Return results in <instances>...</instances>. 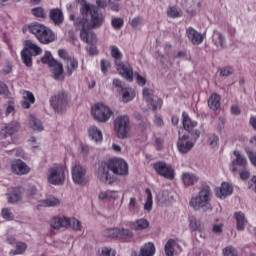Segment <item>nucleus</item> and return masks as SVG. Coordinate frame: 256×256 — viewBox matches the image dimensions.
<instances>
[{
  "label": "nucleus",
  "mask_w": 256,
  "mask_h": 256,
  "mask_svg": "<svg viewBox=\"0 0 256 256\" xmlns=\"http://www.w3.org/2000/svg\"><path fill=\"white\" fill-rule=\"evenodd\" d=\"M153 169L156 171L160 177L173 181L175 179V169L170 164L166 162H156L153 164Z\"/></svg>",
  "instance_id": "nucleus-11"
},
{
  "label": "nucleus",
  "mask_w": 256,
  "mask_h": 256,
  "mask_svg": "<svg viewBox=\"0 0 256 256\" xmlns=\"http://www.w3.org/2000/svg\"><path fill=\"white\" fill-rule=\"evenodd\" d=\"M114 129L119 139H127L131 136V121L129 116H118L114 121Z\"/></svg>",
  "instance_id": "nucleus-7"
},
{
  "label": "nucleus",
  "mask_w": 256,
  "mask_h": 256,
  "mask_svg": "<svg viewBox=\"0 0 256 256\" xmlns=\"http://www.w3.org/2000/svg\"><path fill=\"white\" fill-rule=\"evenodd\" d=\"M182 5L187 9H191V7H201L199 0H182Z\"/></svg>",
  "instance_id": "nucleus-48"
},
{
  "label": "nucleus",
  "mask_w": 256,
  "mask_h": 256,
  "mask_svg": "<svg viewBox=\"0 0 256 256\" xmlns=\"http://www.w3.org/2000/svg\"><path fill=\"white\" fill-rule=\"evenodd\" d=\"M246 153L248 155V159H250V163L256 167V152L253 150H246Z\"/></svg>",
  "instance_id": "nucleus-55"
},
{
  "label": "nucleus",
  "mask_w": 256,
  "mask_h": 256,
  "mask_svg": "<svg viewBox=\"0 0 256 256\" xmlns=\"http://www.w3.org/2000/svg\"><path fill=\"white\" fill-rule=\"evenodd\" d=\"M79 67V62L75 60V58H66V73L65 75L67 77H71L73 75V72L77 71V68Z\"/></svg>",
  "instance_id": "nucleus-28"
},
{
  "label": "nucleus",
  "mask_w": 256,
  "mask_h": 256,
  "mask_svg": "<svg viewBox=\"0 0 256 256\" xmlns=\"http://www.w3.org/2000/svg\"><path fill=\"white\" fill-rule=\"evenodd\" d=\"M109 171H112L114 175L125 177L129 175V164L121 158H114L110 159L108 162L101 163L98 167L97 177L99 181L106 183V185L115 183V176L109 173Z\"/></svg>",
  "instance_id": "nucleus-1"
},
{
  "label": "nucleus",
  "mask_w": 256,
  "mask_h": 256,
  "mask_svg": "<svg viewBox=\"0 0 256 256\" xmlns=\"http://www.w3.org/2000/svg\"><path fill=\"white\" fill-rule=\"evenodd\" d=\"M115 66L121 77H123L124 79H126V81H129L130 83L133 82V75L135 73H133V67H131V64H129L128 62H117Z\"/></svg>",
  "instance_id": "nucleus-13"
},
{
  "label": "nucleus",
  "mask_w": 256,
  "mask_h": 256,
  "mask_svg": "<svg viewBox=\"0 0 256 256\" xmlns=\"http://www.w3.org/2000/svg\"><path fill=\"white\" fill-rule=\"evenodd\" d=\"M72 179L76 185H87V169L81 165L72 168Z\"/></svg>",
  "instance_id": "nucleus-12"
},
{
  "label": "nucleus",
  "mask_w": 256,
  "mask_h": 256,
  "mask_svg": "<svg viewBox=\"0 0 256 256\" xmlns=\"http://www.w3.org/2000/svg\"><path fill=\"white\" fill-rule=\"evenodd\" d=\"M65 179V168L63 165H54L48 172V183L51 185H63Z\"/></svg>",
  "instance_id": "nucleus-10"
},
{
  "label": "nucleus",
  "mask_w": 256,
  "mask_h": 256,
  "mask_svg": "<svg viewBox=\"0 0 256 256\" xmlns=\"http://www.w3.org/2000/svg\"><path fill=\"white\" fill-rule=\"evenodd\" d=\"M177 246V241L169 239L165 245V254L167 256L175 255V247Z\"/></svg>",
  "instance_id": "nucleus-40"
},
{
  "label": "nucleus",
  "mask_w": 256,
  "mask_h": 256,
  "mask_svg": "<svg viewBox=\"0 0 256 256\" xmlns=\"http://www.w3.org/2000/svg\"><path fill=\"white\" fill-rule=\"evenodd\" d=\"M208 143L212 147H218L219 146V136L215 134H211L208 138Z\"/></svg>",
  "instance_id": "nucleus-54"
},
{
  "label": "nucleus",
  "mask_w": 256,
  "mask_h": 256,
  "mask_svg": "<svg viewBox=\"0 0 256 256\" xmlns=\"http://www.w3.org/2000/svg\"><path fill=\"white\" fill-rule=\"evenodd\" d=\"M65 101V94L61 93L58 94L57 96H53L50 99V105L55 109L56 111H59L63 107V103Z\"/></svg>",
  "instance_id": "nucleus-30"
},
{
  "label": "nucleus",
  "mask_w": 256,
  "mask_h": 256,
  "mask_svg": "<svg viewBox=\"0 0 256 256\" xmlns=\"http://www.w3.org/2000/svg\"><path fill=\"white\" fill-rule=\"evenodd\" d=\"M65 227H70L74 231L81 229V222L76 218H65Z\"/></svg>",
  "instance_id": "nucleus-38"
},
{
  "label": "nucleus",
  "mask_w": 256,
  "mask_h": 256,
  "mask_svg": "<svg viewBox=\"0 0 256 256\" xmlns=\"http://www.w3.org/2000/svg\"><path fill=\"white\" fill-rule=\"evenodd\" d=\"M212 231L216 235H221V233H223V224H214L212 227Z\"/></svg>",
  "instance_id": "nucleus-59"
},
{
  "label": "nucleus",
  "mask_w": 256,
  "mask_h": 256,
  "mask_svg": "<svg viewBox=\"0 0 256 256\" xmlns=\"http://www.w3.org/2000/svg\"><path fill=\"white\" fill-rule=\"evenodd\" d=\"M61 205V200L56 197H50L45 200L39 201L37 205V209H41V207H59Z\"/></svg>",
  "instance_id": "nucleus-27"
},
{
  "label": "nucleus",
  "mask_w": 256,
  "mask_h": 256,
  "mask_svg": "<svg viewBox=\"0 0 256 256\" xmlns=\"http://www.w3.org/2000/svg\"><path fill=\"white\" fill-rule=\"evenodd\" d=\"M141 23H143V19H141V17H136L132 19V21H130L131 27H133L134 29L139 27Z\"/></svg>",
  "instance_id": "nucleus-60"
},
{
  "label": "nucleus",
  "mask_w": 256,
  "mask_h": 256,
  "mask_svg": "<svg viewBox=\"0 0 256 256\" xmlns=\"http://www.w3.org/2000/svg\"><path fill=\"white\" fill-rule=\"evenodd\" d=\"M100 65L101 71L104 73V75L108 73L109 69H111V62H109V60L102 59Z\"/></svg>",
  "instance_id": "nucleus-51"
},
{
  "label": "nucleus",
  "mask_w": 256,
  "mask_h": 256,
  "mask_svg": "<svg viewBox=\"0 0 256 256\" xmlns=\"http://www.w3.org/2000/svg\"><path fill=\"white\" fill-rule=\"evenodd\" d=\"M124 23L125 22H124L123 18H113L111 21L112 27H114L116 30L121 29V27H123Z\"/></svg>",
  "instance_id": "nucleus-52"
},
{
  "label": "nucleus",
  "mask_w": 256,
  "mask_h": 256,
  "mask_svg": "<svg viewBox=\"0 0 256 256\" xmlns=\"http://www.w3.org/2000/svg\"><path fill=\"white\" fill-rule=\"evenodd\" d=\"M28 31L44 45H49V43L55 41V33L43 24H31L28 26Z\"/></svg>",
  "instance_id": "nucleus-4"
},
{
  "label": "nucleus",
  "mask_w": 256,
  "mask_h": 256,
  "mask_svg": "<svg viewBox=\"0 0 256 256\" xmlns=\"http://www.w3.org/2000/svg\"><path fill=\"white\" fill-rule=\"evenodd\" d=\"M251 173H249V170H247V168H243V170L240 172V178L243 181H247V179H249Z\"/></svg>",
  "instance_id": "nucleus-62"
},
{
  "label": "nucleus",
  "mask_w": 256,
  "mask_h": 256,
  "mask_svg": "<svg viewBox=\"0 0 256 256\" xmlns=\"http://www.w3.org/2000/svg\"><path fill=\"white\" fill-rule=\"evenodd\" d=\"M75 25H81L82 30L80 32V38L84 43H87L88 45H95L97 43V35L89 30L90 28H87V18H77L75 20Z\"/></svg>",
  "instance_id": "nucleus-9"
},
{
  "label": "nucleus",
  "mask_w": 256,
  "mask_h": 256,
  "mask_svg": "<svg viewBox=\"0 0 256 256\" xmlns=\"http://www.w3.org/2000/svg\"><path fill=\"white\" fill-rule=\"evenodd\" d=\"M82 17L79 19H86L87 29H99L105 23V16L103 13L99 12L97 8L87 2H82V7L80 9Z\"/></svg>",
  "instance_id": "nucleus-2"
},
{
  "label": "nucleus",
  "mask_w": 256,
  "mask_h": 256,
  "mask_svg": "<svg viewBox=\"0 0 256 256\" xmlns=\"http://www.w3.org/2000/svg\"><path fill=\"white\" fill-rule=\"evenodd\" d=\"M2 217L7 221H11L13 219V213H11V210L4 208L2 209Z\"/></svg>",
  "instance_id": "nucleus-56"
},
{
  "label": "nucleus",
  "mask_w": 256,
  "mask_h": 256,
  "mask_svg": "<svg viewBox=\"0 0 256 256\" xmlns=\"http://www.w3.org/2000/svg\"><path fill=\"white\" fill-rule=\"evenodd\" d=\"M110 53L111 57L114 59L115 65H117V63H121V59H123V53H121V50H119L117 46H111Z\"/></svg>",
  "instance_id": "nucleus-39"
},
{
  "label": "nucleus",
  "mask_w": 256,
  "mask_h": 256,
  "mask_svg": "<svg viewBox=\"0 0 256 256\" xmlns=\"http://www.w3.org/2000/svg\"><path fill=\"white\" fill-rule=\"evenodd\" d=\"M234 216L236 219L237 231H245V227L247 225V218H245V214L243 212H236Z\"/></svg>",
  "instance_id": "nucleus-29"
},
{
  "label": "nucleus",
  "mask_w": 256,
  "mask_h": 256,
  "mask_svg": "<svg viewBox=\"0 0 256 256\" xmlns=\"http://www.w3.org/2000/svg\"><path fill=\"white\" fill-rule=\"evenodd\" d=\"M213 42L216 47H221V49H225L227 47V42L225 41V36L220 32L214 33Z\"/></svg>",
  "instance_id": "nucleus-36"
},
{
  "label": "nucleus",
  "mask_w": 256,
  "mask_h": 256,
  "mask_svg": "<svg viewBox=\"0 0 256 256\" xmlns=\"http://www.w3.org/2000/svg\"><path fill=\"white\" fill-rule=\"evenodd\" d=\"M186 36L192 45H201V43H203V39H205V36L193 27L186 29Z\"/></svg>",
  "instance_id": "nucleus-17"
},
{
  "label": "nucleus",
  "mask_w": 256,
  "mask_h": 256,
  "mask_svg": "<svg viewBox=\"0 0 256 256\" xmlns=\"http://www.w3.org/2000/svg\"><path fill=\"white\" fill-rule=\"evenodd\" d=\"M133 237H134V234L131 230L125 229V228H119L118 239H121V241L129 243V241H131Z\"/></svg>",
  "instance_id": "nucleus-33"
},
{
  "label": "nucleus",
  "mask_w": 256,
  "mask_h": 256,
  "mask_svg": "<svg viewBox=\"0 0 256 256\" xmlns=\"http://www.w3.org/2000/svg\"><path fill=\"white\" fill-rule=\"evenodd\" d=\"M231 113L232 115H241V109H239V106L233 105L231 107Z\"/></svg>",
  "instance_id": "nucleus-64"
},
{
  "label": "nucleus",
  "mask_w": 256,
  "mask_h": 256,
  "mask_svg": "<svg viewBox=\"0 0 256 256\" xmlns=\"http://www.w3.org/2000/svg\"><path fill=\"white\" fill-rule=\"evenodd\" d=\"M11 169L12 173H15V175H27L31 169L25 162L22 160H14L11 163Z\"/></svg>",
  "instance_id": "nucleus-18"
},
{
  "label": "nucleus",
  "mask_w": 256,
  "mask_h": 256,
  "mask_svg": "<svg viewBox=\"0 0 256 256\" xmlns=\"http://www.w3.org/2000/svg\"><path fill=\"white\" fill-rule=\"evenodd\" d=\"M190 207L194 211H211V189L209 187L202 188L198 194L193 196L189 202Z\"/></svg>",
  "instance_id": "nucleus-3"
},
{
  "label": "nucleus",
  "mask_w": 256,
  "mask_h": 256,
  "mask_svg": "<svg viewBox=\"0 0 256 256\" xmlns=\"http://www.w3.org/2000/svg\"><path fill=\"white\" fill-rule=\"evenodd\" d=\"M122 98L124 103H129L135 99V90L133 88H124L122 89Z\"/></svg>",
  "instance_id": "nucleus-37"
},
{
  "label": "nucleus",
  "mask_w": 256,
  "mask_h": 256,
  "mask_svg": "<svg viewBox=\"0 0 256 256\" xmlns=\"http://www.w3.org/2000/svg\"><path fill=\"white\" fill-rule=\"evenodd\" d=\"M29 126L34 131H43V123H41L40 120L34 116H30Z\"/></svg>",
  "instance_id": "nucleus-43"
},
{
  "label": "nucleus",
  "mask_w": 256,
  "mask_h": 256,
  "mask_svg": "<svg viewBox=\"0 0 256 256\" xmlns=\"http://www.w3.org/2000/svg\"><path fill=\"white\" fill-rule=\"evenodd\" d=\"M233 153H234L235 159L232 160L230 164V171L232 173H237V171H239V167H243V169H246L248 165L247 158H245L239 150H234Z\"/></svg>",
  "instance_id": "nucleus-15"
},
{
  "label": "nucleus",
  "mask_w": 256,
  "mask_h": 256,
  "mask_svg": "<svg viewBox=\"0 0 256 256\" xmlns=\"http://www.w3.org/2000/svg\"><path fill=\"white\" fill-rule=\"evenodd\" d=\"M8 203L21 201V188H9L7 193Z\"/></svg>",
  "instance_id": "nucleus-26"
},
{
  "label": "nucleus",
  "mask_w": 256,
  "mask_h": 256,
  "mask_svg": "<svg viewBox=\"0 0 256 256\" xmlns=\"http://www.w3.org/2000/svg\"><path fill=\"white\" fill-rule=\"evenodd\" d=\"M27 251V244L25 242H17L16 243V249L10 250V255H23V252Z\"/></svg>",
  "instance_id": "nucleus-41"
},
{
  "label": "nucleus",
  "mask_w": 256,
  "mask_h": 256,
  "mask_svg": "<svg viewBox=\"0 0 256 256\" xmlns=\"http://www.w3.org/2000/svg\"><path fill=\"white\" fill-rule=\"evenodd\" d=\"M194 145L195 143L192 142L187 135H183L182 137H180L177 142L178 151L183 154L189 153L190 150L193 149Z\"/></svg>",
  "instance_id": "nucleus-19"
},
{
  "label": "nucleus",
  "mask_w": 256,
  "mask_h": 256,
  "mask_svg": "<svg viewBox=\"0 0 256 256\" xmlns=\"http://www.w3.org/2000/svg\"><path fill=\"white\" fill-rule=\"evenodd\" d=\"M23 99L22 107L24 109H29L31 104L35 103V96L30 91L23 92Z\"/></svg>",
  "instance_id": "nucleus-34"
},
{
  "label": "nucleus",
  "mask_w": 256,
  "mask_h": 256,
  "mask_svg": "<svg viewBox=\"0 0 256 256\" xmlns=\"http://www.w3.org/2000/svg\"><path fill=\"white\" fill-rule=\"evenodd\" d=\"M181 181L184 187H193V185L199 183V175L193 172H183Z\"/></svg>",
  "instance_id": "nucleus-20"
},
{
  "label": "nucleus",
  "mask_w": 256,
  "mask_h": 256,
  "mask_svg": "<svg viewBox=\"0 0 256 256\" xmlns=\"http://www.w3.org/2000/svg\"><path fill=\"white\" fill-rule=\"evenodd\" d=\"M49 16L55 25H61V23H63V11L60 9L56 8L50 10Z\"/></svg>",
  "instance_id": "nucleus-32"
},
{
  "label": "nucleus",
  "mask_w": 256,
  "mask_h": 256,
  "mask_svg": "<svg viewBox=\"0 0 256 256\" xmlns=\"http://www.w3.org/2000/svg\"><path fill=\"white\" fill-rule=\"evenodd\" d=\"M91 115L98 123H107L113 116V110L103 103H96L91 108Z\"/></svg>",
  "instance_id": "nucleus-8"
},
{
  "label": "nucleus",
  "mask_w": 256,
  "mask_h": 256,
  "mask_svg": "<svg viewBox=\"0 0 256 256\" xmlns=\"http://www.w3.org/2000/svg\"><path fill=\"white\" fill-rule=\"evenodd\" d=\"M128 211L129 213H131V215H137L139 213V205L137 204V198H130L128 204Z\"/></svg>",
  "instance_id": "nucleus-42"
},
{
  "label": "nucleus",
  "mask_w": 256,
  "mask_h": 256,
  "mask_svg": "<svg viewBox=\"0 0 256 256\" xmlns=\"http://www.w3.org/2000/svg\"><path fill=\"white\" fill-rule=\"evenodd\" d=\"M133 77H135L136 83L140 87H145V85L147 84V79L144 76H141V74H139L138 72H135Z\"/></svg>",
  "instance_id": "nucleus-50"
},
{
  "label": "nucleus",
  "mask_w": 256,
  "mask_h": 256,
  "mask_svg": "<svg viewBox=\"0 0 256 256\" xmlns=\"http://www.w3.org/2000/svg\"><path fill=\"white\" fill-rule=\"evenodd\" d=\"M189 228L191 231H203L204 226L201 220L195 218V216H191L189 218Z\"/></svg>",
  "instance_id": "nucleus-35"
},
{
  "label": "nucleus",
  "mask_w": 256,
  "mask_h": 256,
  "mask_svg": "<svg viewBox=\"0 0 256 256\" xmlns=\"http://www.w3.org/2000/svg\"><path fill=\"white\" fill-rule=\"evenodd\" d=\"M32 14L35 16V17H45V10H43V8H34L32 9Z\"/></svg>",
  "instance_id": "nucleus-58"
},
{
  "label": "nucleus",
  "mask_w": 256,
  "mask_h": 256,
  "mask_svg": "<svg viewBox=\"0 0 256 256\" xmlns=\"http://www.w3.org/2000/svg\"><path fill=\"white\" fill-rule=\"evenodd\" d=\"M208 107L212 111H217L221 107V96L217 93H212L208 98Z\"/></svg>",
  "instance_id": "nucleus-25"
},
{
  "label": "nucleus",
  "mask_w": 256,
  "mask_h": 256,
  "mask_svg": "<svg viewBox=\"0 0 256 256\" xmlns=\"http://www.w3.org/2000/svg\"><path fill=\"white\" fill-rule=\"evenodd\" d=\"M162 203H171L173 201V195L168 190L162 191Z\"/></svg>",
  "instance_id": "nucleus-53"
},
{
  "label": "nucleus",
  "mask_w": 256,
  "mask_h": 256,
  "mask_svg": "<svg viewBox=\"0 0 256 256\" xmlns=\"http://www.w3.org/2000/svg\"><path fill=\"white\" fill-rule=\"evenodd\" d=\"M41 63L50 67V71L54 79L57 81H63V63L55 60L51 55V52H45L44 56L41 58Z\"/></svg>",
  "instance_id": "nucleus-5"
},
{
  "label": "nucleus",
  "mask_w": 256,
  "mask_h": 256,
  "mask_svg": "<svg viewBox=\"0 0 256 256\" xmlns=\"http://www.w3.org/2000/svg\"><path fill=\"white\" fill-rule=\"evenodd\" d=\"M167 15L172 19H177V17H181V10L177 9L174 6L169 7L167 10Z\"/></svg>",
  "instance_id": "nucleus-46"
},
{
  "label": "nucleus",
  "mask_w": 256,
  "mask_h": 256,
  "mask_svg": "<svg viewBox=\"0 0 256 256\" xmlns=\"http://www.w3.org/2000/svg\"><path fill=\"white\" fill-rule=\"evenodd\" d=\"M129 227L132 231H145V229L149 228V221L145 218H141L134 222H130Z\"/></svg>",
  "instance_id": "nucleus-24"
},
{
  "label": "nucleus",
  "mask_w": 256,
  "mask_h": 256,
  "mask_svg": "<svg viewBox=\"0 0 256 256\" xmlns=\"http://www.w3.org/2000/svg\"><path fill=\"white\" fill-rule=\"evenodd\" d=\"M233 195V186L227 182H223L220 187L216 189V196L219 199H225Z\"/></svg>",
  "instance_id": "nucleus-21"
},
{
  "label": "nucleus",
  "mask_w": 256,
  "mask_h": 256,
  "mask_svg": "<svg viewBox=\"0 0 256 256\" xmlns=\"http://www.w3.org/2000/svg\"><path fill=\"white\" fill-rule=\"evenodd\" d=\"M223 256H237V249L233 246H227L222 250Z\"/></svg>",
  "instance_id": "nucleus-49"
},
{
  "label": "nucleus",
  "mask_w": 256,
  "mask_h": 256,
  "mask_svg": "<svg viewBox=\"0 0 256 256\" xmlns=\"http://www.w3.org/2000/svg\"><path fill=\"white\" fill-rule=\"evenodd\" d=\"M64 219H65V217H63V218L54 217L51 220V227H52V229H61V227H63Z\"/></svg>",
  "instance_id": "nucleus-47"
},
{
  "label": "nucleus",
  "mask_w": 256,
  "mask_h": 256,
  "mask_svg": "<svg viewBox=\"0 0 256 256\" xmlns=\"http://www.w3.org/2000/svg\"><path fill=\"white\" fill-rule=\"evenodd\" d=\"M101 256H115V250L111 248L102 249Z\"/></svg>",
  "instance_id": "nucleus-61"
},
{
  "label": "nucleus",
  "mask_w": 256,
  "mask_h": 256,
  "mask_svg": "<svg viewBox=\"0 0 256 256\" xmlns=\"http://www.w3.org/2000/svg\"><path fill=\"white\" fill-rule=\"evenodd\" d=\"M43 50L37 44L33 43L31 40L24 41V49L21 52V59L26 67H31L33 65L32 55H41Z\"/></svg>",
  "instance_id": "nucleus-6"
},
{
  "label": "nucleus",
  "mask_w": 256,
  "mask_h": 256,
  "mask_svg": "<svg viewBox=\"0 0 256 256\" xmlns=\"http://www.w3.org/2000/svg\"><path fill=\"white\" fill-rule=\"evenodd\" d=\"M233 73V68L231 67H224L220 70V75L222 77H229V75H232Z\"/></svg>",
  "instance_id": "nucleus-57"
},
{
  "label": "nucleus",
  "mask_w": 256,
  "mask_h": 256,
  "mask_svg": "<svg viewBox=\"0 0 256 256\" xmlns=\"http://www.w3.org/2000/svg\"><path fill=\"white\" fill-rule=\"evenodd\" d=\"M147 199L144 204L145 211H151L153 209V193H151V189L146 188Z\"/></svg>",
  "instance_id": "nucleus-44"
},
{
  "label": "nucleus",
  "mask_w": 256,
  "mask_h": 256,
  "mask_svg": "<svg viewBox=\"0 0 256 256\" xmlns=\"http://www.w3.org/2000/svg\"><path fill=\"white\" fill-rule=\"evenodd\" d=\"M88 137L95 143L103 141V132L97 126H90L88 128Z\"/></svg>",
  "instance_id": "nucleus-22"
},
{
  "label": "nucleus",
  "mask_w": 256,
  "mask_h": 256,
  "mask_svg": "<svg viewBox=\"0 0 256 256\" xmlns=\"http://www.w3.org/2000/svg\"><path fill=\"white\" fill-rule=\"evenodd\" d=\"M103 235L109 239H119V228L106 229Z\"/></svg>",
  "instance_id": "nucleus-45"
},
{
  "label": "nucleus",
  "mask_w": 256,
  "mask_h": 256,
  "mask_svg": "<svg viewBox=\"0 0 256 256\" xmlns=\"http://www.w3.org/2000/svg\"><path fill=\"white\" fill-rule=\"evenodd\" d=\"M21 131V124L17 121H12L6 124L0 131V137L7 139V137H13L16 133Z\"/></svg>",
  "instance_id": "nucleus-14"
},
{
  "label": "nucleus",
  "mask_w": 256,
  "mask_h": 256,
  "mask_svg": "<svg viewBox=\"0 0 256 256\" xmlns=\"http://www.w3.org/2000/svg\"><path fill=\"white\" fill-rule=\"evenodd\" d=\"M91 46L88 48V53L90 55H97V53H99L97 51V47H95V44H90Z\"/></svg>",
  "instance_id": "nucleus-63"
},
{
  "label": "nucleus",
  "mask_w": 256,
  "mask_h": 256,
  "mask_svg": "<svg viewBox=\"0 0 256 256\" xmlns=\"http://www.w3.org/2000/svg\"><path fill=\"white\" fill-rule=\"evenodd\" d=\"M182 123H183V127L186 131H193V129H195V127H197V122L191 120V118L189 117V114H187L186 112L182 113Z\"/></svg>",
  "instance_id": "nucleus-31"
},
{
  "label": "nucleus",
  "mask_w": 256,
  "mask_h": 256,
  "mask_svg": "<svg viewBox=\"0 0 256 256\" xmlns=\"http://www.w3.org/2000/svg\"><path fill=\"white\" fill-rule=\"evenodd\" d=\"M143 99L148 103V105H151L153 111H157V109H161V106L163 105V100L158 99L157 101L153 100V90L149 88H144L143 92Z\"/></svg>",
  "instance_id": "nucleus-16"
},
{
  "label": "nucleus",
  "mask_w": 256,
  "mask_h": 256,
  "mask_svg": "<svg viewBox=\"0 0 256 256\" xmlns=\"http://www.w3.org/2000/svg\"><path fill=\"white\" fill-rule=\"evenodd\" d=\"M99 201H115L119 199V192L115 190L101 191L98 194Z\"/></svg>",
  "instance_id": "nucleus-23"
}]
</instances>
